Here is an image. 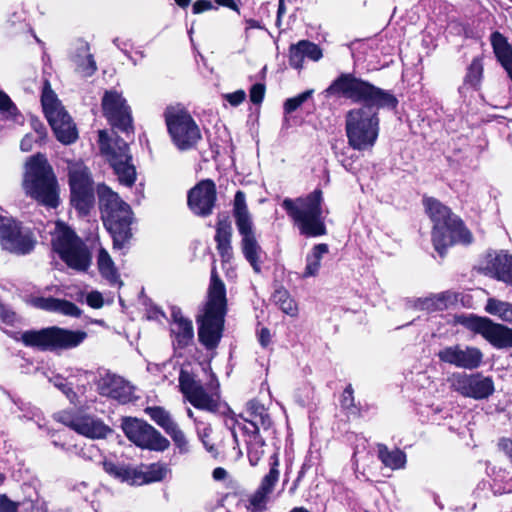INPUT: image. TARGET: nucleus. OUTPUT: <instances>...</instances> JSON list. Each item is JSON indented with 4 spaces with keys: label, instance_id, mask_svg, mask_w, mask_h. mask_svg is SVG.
<instances>
[{
    "label": "nucleus",
    "instance_id": "obj_1",
    "mask_svg": "<svg viewBox=\"0 0 512 512\" xmlns=\"http://www.w3.org/2000/svg\"><path fill=\"white\" fill-rule=\"evenodd\" d=\"M327 96H343L354 102H363L360 107L349 110L345 116V131L348 144L357 151L371 150L380 131L379 109H394L398 100L389 91L369 82L342 74L325 90Z\"/></svg>",
    "mask_w": 512,
    "mask_h": 512
},
{
    "label": "nucleus",
    "instance_id": "obj_2",
    "mask_svg": "<svg viewBox=\"0 0 512 512\" xmlns=\"http://www.w3.org/2000/svg\"><path fill=\"white\" fill-rule=\"evenodd\" d=\"M226 313V289L215 268L211 272L208 300L197 317L198 338L207 349H215L222 337Z\"/></svg>",
    "mask_w": 512,
    "mask_h": 512
},
{
    "label": "nucleus",
    "instance_id": "obj_3",
    "mask_svg": "<svg viewBox=\"0 0 512 512\" xmlns=\"http://www.w3.org/2000/svg\"><path fill=\"white\" fill-rule=\"evenodd\" d=\"M97 194L104 225L112 235L114 247L121 249L132 236L131 208L105 184L97 186Z\"/></svg>",
    "mask_w": 512,
    "mask_h": 512
},
{
    "label": "nucleus",
    "instance_id": "obj_4",
    "mask_svg": "<svg viewBox=\"0 0 512 512\" xmlns=\"http://www.w3.org/2000/svg\"><path fill=\"white\" fill-rule=\"evenodd\" d=\"M322 202V191L317 189L304 197L285 198L282 207L302 235L317 237L326 234Z\"/></svg>",
    "mask_w": 512,
    "mask_h": 512
},
{
    "label": "nucleus",
    "instance_id": "obj_5",
    "mask_svg": "<svg viewBox=\"0 0 512 512\" xmlns=\"http://www.w3.org/2000/svg\"><path fill=\"white\" fill-rule=\"evenodd\" d=\"M23 187L27 195L41 204L55 208L59 204L56 177L43 155H36L26 163Z\"/></svg>",
    "mask_w": 512,
    "mask_h": 512
},
{
    "label": "nucleus",
    "instance_id": "obj_6",
    "mask_svg": "<svg viewBox=\"0 0 512 512\" xmlns=\"http://www.w3.org/2000/svg\"><path fill=\"white\" fill-rule=\"evenodd\" d=\"M53 250L68 267L86 271L91 263L90 253L85 244L63 223H56L52 233Z\"/></svg>",
    "mask_w": 512,
    "mask_h": 512
},
{
    "label": "nucleus",
    "instance_id": "obj_7",
    "mask_svg": "<svg viewBox=\"0 0 512 512\" xmlns=\"http://www.w3.org/2000/svg\"><path fill=\"white\" fill-rule=\"evenodd\" d=\"M233 215L239 234L241 235V249L245 259L257 273L261 270L262 249L258 244L251 214L246 205L244 192L237 191L234 197Z\"/></svg>",
    "mask_w": 512,
    "mask_h": 512
},
{
    "label": "nucleus",
    "instance_id": "obj_8",
    "mask_svg": "<svg viewBox=\"0 0 512 512\" xmlns=\"http://www.w3.org/2000/svg\"><path fill=\"white\" fill-rule=\"evenodd\" d=\"M87 334L83 331H72L59 327H48L41 330H29L21 334L22 342L29 347L40 350L71 349L81 344Z\"/></svg>",
    "mask_w": 512,
    "mask_h": 512
},
{
    "label": "nucleus",
    "instance_id": "obj_9",
    "mask_svg": "<svg viewBox=\"0 0 512 512\" xmlns=\"http://www.w3.org/2000/svg\"><path fill=\"white\" fill-rule=\"evenodd\" d=\"M179 387L184 397L197 409L214 412L219 404V382L212 376L211 380L203 385L190 373L181 370Z\"/></svg>",
    "mask_w": 512,
    "mask_h": 512
},
{
    "label": "nucleus",
    "instance_id": "obj_10",
    "mask_svg": "<svg viewBox=\"0 0 512 512\" xmlns=\"http://www.w3.org/2000/svg\"><path fill=\"white\" fill-rule=\"evenodd\" d=\"M165 121L172 141L179 150H189L200 141V129L186 110L168 107L165 111Z\"/></svg>",
    "mask_w": 512,
    "mask_h": 512
},
{
    "label": "nucleus",
    "instance_id": "obj_11",
    "mask_svg": "<svg viewBox=\"0 0 512 512\" xmlns=\"http://www.w3.org/2000/svg\"><path fill=\"white\" fill-rule=\"evenodd\" d=\"M67 168L71 204L80 214H87L95 200L90 172L81 161H71Z\"/></svg>",
    "mask_w": 512,
    "mask_h": 512
},
{
    "label": "nucleus",
    "instance_id": "obj_12",
    "mask_svg": "<svg viewBox=\"0 0 512 512\" xmlns=\"http://www.w3.org/2000/svg\"><path fill=\"white\" fill-rule=\"evenodd\" d=\"M99 143L102 153L107 156L120 183L132 186L136 180V170L131 164V155L127 143L117 138L110 144L104 131H99Z\"/></svg>",
    "mask_w": 512,
    "mask_h": 512
},
{
    "label": "nucleus",
    "instance_id": "obj_13",
    "mask_svg": "<svg viewBox=\"0 0 512 512\" xmlns=\"http://www.w3.org/2000/svg\"><path fill=\"white\" fill-rule=\"evenodd\" d=\"M35 243L29 230L23 229L13 218L0 216V245L4 250L25 255L34 249Z\"/></svg>",
    "mask_w": 512,
    "mask_h": 512
},
{
    "label": "nucleus",
    "instance_id": "obj_14",
    "mask_svg": "<svg viewBox=\"0 0 512 512\" xmlns=\"http://www.w3.org/2000/svg\"><path fill=\"white\" fill-rule=\"evenodd\" d=\"M122 428L128 439L141 448L163 451L169 446L168 440L144 421L127 418Z\"/></svg>",
    "mask_w": 512,
    "mask_h": 512
},
{
    "label": "nucleus",
    "instance_id": "obj_15",
    "mask_svg": "<svg viewBox=\"0 0 512 512\" xmlns=\"http://www.w3.org/2000/svg\"><path fill=\"white\" fill-rule=\"evenodd\" d=\"M450 384L454 391L475 400L487 399L495 390L492 378L480 373H455L450 378Z\"/></svg>",
    "mask_w": 512,
    "mask_h": 512
},
{
    "label": "nucleus",
    "instance_id": "obj_16",
    "mask_svg": "<svg viewBox=\"0 0 512 512\" xmlns=\"http://www.w3.org/2000/svg\"><path fill=\"white\" fill-rule=\"evenodd\" d=\"M465 325L481 334L490 344L498 349L512 348V328L495 323L486 317L470 316Z\"/></svg>",
    "mask_w": 512,
    "mask_h": 512
},
{
    "label": "nucleus",
    "instance_id": "obj_17",
    "mask_svg": "<svg viewBox=\"0 0 512 512\" xmlns=\"http://www.w3.org/2000/svg\"><path fill=\"white\" fill-rule=\"evenodd\" d=\"M58 419L65 426L90 439H102L112 432L101 419L85 413H62Z\"/></svg>",
    "mask_w": 512,
    "mask_h": 512
},
{
    "label": "nucleus",
    "instance_id": "obj_18",
    "mask_svg": "<svg viewBox=\"0 0 512 512\" xmlns=\"http://www.w3.org/2000/svg\"><path fill=\"white\" fill-rule=\"evenodd\" d=\"M105 117L112 126L123 132L132 129V116L126 100L116 91H106L102 99Z\"/></svg>",
    "mask_w": 512,
    "mask_h": 512
},
{
    "label": "nucleus",
    "instance_id": "obj_19",
    "mask_svg": "<svg viewBox=\"0 0 512 512\" xmlns=\"http://www.w3.org/2000/svg\"><path fill=\"white\" fill-rule=\"evenodd\" d=\"M438 357L442 362L459 368L473 370L480 366L483 354L476 347L454 345L440 350Z\"/></svg>",
    "mask_w": 512,
    "mask_h": 512
},
{
    "label": "nucleus",
    "instance_id": "obj_20",
    "mask_svg": "<svg viewBox=\"0 0 512 512\" xmlns=\"http://www.w3.org/2000/svg\"><path fill=\"white\" fill-rule=\"evenodd\" d=\"M216 201V187L213 181L203 180L188 193V206L199 216H208L212 213Z\"/></svg>",
    "mask_w": 512,
    "mask_h": 512
},
{
    "label": "nucleus",
    "instance_id": "obj_21",
    "mask_svg": "<svg viewBox=\"0 0 512 512\" xmlns=\"http://www.w3.org/2000/svg\"><path fill=\"white\" fill-rule=\"evenodd\" d=\"M440 234V239L437 242L435 238V227H433L432 242L440 256H444L450 246L456 243L468 244L472 240L471 233L464 227L460 219H452L450 222L445 223V227L441 229Z\"/></svg>",
    "mask_w": 512,
    "mask_h": 512
},
{
    "label": "nucleus",
    "instance_id": "obj_22",
    "mask_svg": "<svg viewBox=\"0 0 512 512\" xmlns=\"http://www.w3.org/2000/svg\"><path fill=\"white\" fill-rule=\"evenodd\" d=\"M99 393L118 400L121 403L129 402L133 397V387L123 378L106 374L98 383Z\"/></svg>",
    "mask_w": 512,
    "mask_h": 512
},
{
    "label": "nucleus",
    "instance_id": "obj_23",
    "mask_svg": "<svg viewBox=\"0 0 512 512\" xmlns=\"http://www.w3.org/2000/svg\"><path fill=\"white\" fill-rule=\"evenodd\" d=\"M278 459L275 457L269 473L262 479L260 487L250 497L248 510L252 512H261L265 509L268 495L273 491L275 484L279 479Z\"/></svg>",
    "mask_w": 512,
    "mask_h": 512
},
{
    "label": "nucleus",
    "instance_id": "obj_24",
    "mask_svg": "<svg viewBox=\"0 0 512 512\" xmlns=\"http://www.w3.org/2000/svg\"><path fill=\"white\" fill-rule=\"evenodd\" d=\"M171 470L167 464L156 462L149 465L133 467L132 485H145L154 482H160L170 475Z\"/></svg>",
    "mask_w": 512,
    "mask_h": 512
},
{
    "label": "nucleus",
    "instance_id": "obj_25",
    "mask_svg": "<svg viewBox=\"0 0 512 512\" xmlns=\"http://www.w3.org/2000/svg\"><path fill=\"white\" fill-rule=\"evenodd\" d=\"M41 102L50 126L57 125L60 121L65 120V118H71L57 99L48 81H45Z\"/></svg>",
    "mask_w": 512,
    "mask_h": 512
},
{
    "label": "nucleus",
    "instance_id": "obj_26",
    "mask_svg": "<svg viewBox=\"0 0 512 512\" xmlns=\"http://www.w3.org/2000/svg\"><path fill=\"white\" fill-rule=\"evenodd\" d=\"M423 202L426 212L433 222V227H435V238L438 242L441 236V229L445 227V223L450 222L452 219L459 218L454 215L448 207L435 198H424Z\"/></svg>",
    "mask_w": 512,
    "mask_h": 512
},
{
    "label": "nucleus",
    "instance_id": "obj_27",
    "mask_svg": "<svg viewBox=\"0 0 512 512\" xmlns=\"http://www.w3.org/2000/svg\"><path fill=\"white\" fill-rule=\"evenodd\" d=\"M30 305L35 308L48 312L60 313L66 316L77 317L80 315V309L67 300H61L53 297H32L29 300Z\"/></svg>",
    "mask_w": 512,
    "mask_h": 512
},
{
    "label": "nucleus",
    "instance_id": "obj_28",
    "mask_svg": "<svg viewBox=\"0 0 512 512\" xmlns=\"http://www.w3.org/2000/svg\"><path fill=\"white\" fill-rule=\"evenodd\" d=\"M71 60L75 65V70L83 77H89L97 70L96 62L90 53V47L87 42L79 41L71 54Z\"/></svg>",
    "mask_w": 512,
    "mask_h": 512
},
{
    "label": "nucleus",
    "instance_id": "obj_29",
    "mask_svg": "<svg viewBox=\"0 0 512 512\" xmlns=\"http://www.w3.org/2000/svg\"><path fill=\"white\" fill-rule=\"evenodd\" d=\"M171 333L179 347H185L193 339L194 329L191 320L185 318L182 312L177 309L172 312Z\"/></svg>",
    "mask_w": 512,
    "mask_h": 512
},
{
    "label": "nucleus",
    "instance_id": "obj_30",
    "mask_svg": "<svg viewBox=\"0 0 512 512\" xmlns=\"http://www.w3.org/2000/svg\"><path fill=\"white\" fill-rule=\"evenodd\" d=\"M377 455L382 464L392 470L402 469L406 465V454L398 448L390 450L386 445L378 444Z\"/></svg>",
    "mask_w": 512,
    "mask_h": 512
},
{
    "label": "nucleus",
    "instance_id": "obj_31",
    "mask_svg": "<svg viewBox=\"0 0 512 512\" xmlns=\"http://www.w3.org/2000/svg\"><path fill=\"white\" fill-rule=\"evenodd\" d=\"M247 421L254 427V432H258L261 428L266 430L271 426V418L266 408L257 401H250L247 404Z\"/></svg>",
    "mask_w": 512,
    "mask_h": 512
},
{
    "label": "nucleus",
    "instance_id": "obj_32",
    "mask_svg": "<svg viewBox=\"0 0 512 512\" xmlns=\"http://www.w3.org/2000/svg\"><path fill=\"white\" fill-rule=\"evenodd\" d=\"M97 264L100 274L109 281L110 284L118 286L122 285L114 262L104 248H101L98 252Z\"/></svg>",
    "mask_w": 512,
    "mask_h": 512
},
{
    "label": "nucleus",
    "instance_id": "obj_33",
    "mask_svg": "<svg viewBox=\"0 0 512 512\" xmlns=\"http://www.w3.org/2000/svg\"><path fill=\"white\" fill-rule=\"evenodd\" d=\"M491 269L495 277L509 285H512V256L499 253L491 262Z\"/></svg>",
    "mask_w": 512,
    "mask_h": 512
},
{
    "label": "nucleus",
    "instance_id": "obj_34",
    "mask_svg": "<svg viewBox=\"0 0 512 512\" xmlns=\"http://www.w3.org/2000/svg\"><path fill=\"white\" fill-rule=\"evenodd\" d=\"M328 253V245L321 243L313 247L312 251L306 256V267L302 275L303 278L315 277L318 275L321 260Z\"/></svg>",
    "mask_w": 512,
    "mask_h": 512
},
{
    "label": "nucleus",
    "instance_id": "obj_35",
    "mask_svg": "<svg viewBox=\"0 0 512 512\" xmlns=\"http://www.w3.org/2000/svg\"><path fill=\"white\" fill-rule=\"evenodd\" d=\"M485 311L491 315L497 316L503 322L512 324V303L489 298L485 306Z\"/></svg>",
    "mask_w": 512,
    "mask_h": 512
},
{
    "label": "nucleus",
    "instance_id": "obj_36",
    "mask_svg": "<svg viewBox=\"0 0 512 512\" xmlns=\"http://www.w3.org/2000/svg\"><path fill=\"white\" fill-rule=\"evenodd\" d=\"M51 127L56 138L64 144H71L78 137L76 126L71 118H65V120L60 121L57 125H53Z\"/></svg>",
    "mask_w": 512,
    "mask_h": 512
},
{
    "label": "nucleus",
    "instance_id": "obj_37",
    "mask_svg": "<svg viewBox=\"0 0 512 512\" xmlns=\"http://www.w3.org/2000/svg\"><path fill=\"white\" fill-rule=\"evenodd\" d=\"M449 302H451V294L449 292H444L423 299H418L416 307L427 311L443 310L447 307Z\"/></svg>",
    "mask_w": 512,
    "mask_h": 512
},
{
    "label": "nucleus",
    "instance_id": "obj_38",
    "mask_svg": "<svg viewBox=\"0 0 512 512\" xmlns=\"http://www.w3.org/2000/svg\"><path fill=\"white\" fill-rule=\"evenodd\" d=\"M273 301L275 304L287 315L296 316L298 308L294 299L286 290H277L273 294Z\"/></svg>",
    "mask_w": 512,
    "mask_h": 512
},
{
    "label": "nucleus",
    "instance_id": "obj_39",
    "mask_svg": "<svg viewBox=\"0 0 512 512\" xmlns=\"http://www.w3.org/2000/svg\"><path fill=\"white\" fill-rule=\"evenodd\" d=\"M103 469L109 475L132 485L133 467L117 465L111 461H104Z\"/></svg>",
    "mask_w": 512,
    "mask_h": 512
},
{
    "label": "nucleus",
    "instance_id": "obj_40",
    "mask_svg": "<svg viewBox=\"0 0 512 512\" xmlns=\"http://www.w3.org/2000/svg\"><path fill=\"white\" fill-rule=\"evenodd\" d=\"M145 412L151 417V419L165 430V432L172 427L176 422L172 419L169 412L162 407H147Z\"/></svg>",
    "mask_w": 512,
    "mask_h": 512
},
{
    "label": "nucleus",
    "instance_id": "obj_41",
    "mask_svg": "<svg viewBox=\"0 0 512 512\" xmlns=\"http://www.w3.org/2000/svg\"><path fill=\"white\" fill-rule=\"evenodd\" d=\"M314 93L313 89L306 90L295 97H291L286 99L283 105V109L285 114H291L295 110H297L304 102H306L309 98L312 97Z\"/></svg>",
    "mask_w": 512,
    "mask_h": 512
},
{
    "label": "nucleus",
    "instance_id": "obj_42",
    "mask_svg": "<svg viewBox=\"0 0 512 512\" xmlns=\"http://www.w3.org/2000/svg\"><path fill=\"white\" fill-rule=\"evenodd\" d=\"M482 73H483L482 62L480 59L475 58V59H473V61L471 62L470 66L468 68V72L466 75V81L472 86H477L481 81Z\"/></svg>",
    "mask_w": 512,
    "mask_h": 512
},
{
    "label": "nucleus",
    "instance_id": "obj_43",
    "mask_svg": "<svg viewBox=\"0 0 512 512\" xmlns=\"http://www.w3.org/2000/svg\"><path fill=\"white\" fill-rule=\"evenodd\" d=\"M232 227L228 220H218L215 241L216 243L231 242Z\"/></svg>",
    "mask_w": 512,
    "mask_h": 512
},
{
    "label": "nucleus",
    "instance_id": "obj_44",
    "mask_svg": "<svg viewBox=\"0 0 512 512\" xmlns=\"http://www.w3.org/2000/svg\"><path fill=\"white\" fill-rule=\"evenodd\" d=\"M52 382L56 388L66 395L72 404L79 403L78 393L71 388L70 383L66 382L65 379L57 376Z\"/></svg>",
    "mask_w": 512,
    "mask_h": 512
},
{
    "label": "nucleus",
    "instance_id": "obj_45",
    "mask_svg": "<svg viewBox=\"0 0 512 512\" xmlns=\"http://www.w3.org/2000/svg\"><path fill=\"white\" fill-rule=\"evenodd\" d=\"M264 454L263 442L255 437L248 446V459L252 466H256Z\"/></svg>",
    "mask_w": 512,
    "mask_h": 512
},
{
    "label": "nucleus",
    "instance_id": "obj_46",
    "mask_svg": "<svg viewBox=\"0 0 512 512\" xmlns=\"http://www.w3.org/2000/svg\"><path fill=\"white\" fill-rule=\"evenodd\" d=\"M305 58L304 51L300 47V41L290 48L289 63L295 69H301Z\"/></svg>",
    "mask_w": 512,
    "mask_h": 512
},
{
    "label": "nucleus",
    "instance_id": "obj_47",
    "mask_svg": "<svg viewBox=\"0 0 512 512\" xmlns=\"http://www.w3.org/2000/svg\"><path fill=\"white\" fill-rule=\"evenodd\" d=\"M166 433L173 439L174 443L181 451L187 450V440L184 433L178 427L177 423H175L172 427H170Z\"/></svg>",
    "mask_w": 512,
    "mask_h": 512
},
{
    "label": "nucleus",
    "instance_id": "obj_48",
    "mask_svg": "<svg viewBox=\"0 0 512 512\" xmlns=\"http://www.w3.org/2000/svg\"><path fill=\"white\" fill-rule=\"evenodd\" d=\"M300 47H302L305 57H307L313 61H318L322 57L321 49L319 48L318 45H316L312 42H309L306 40H301Z\"/></svg>",
    "mask_w": 512,
    "mask_h": 512
},
{
    "label": "nucleus",
    "instance_id": "obj_49",
    "mask_svg": "<svg viewBox=\"0 0 512 512\" xmlns=\"http://www.w3.org/2000/svg\"><path fill=\"white\" fill-rule=\"evenodd\" d=\"M341 405L344 409L348 410L350 413H356V407L354 403L353 396V388L351 385H348L342 394Z\"/></svg>",
    "mask_w": 512,
    "mask_h": 512
},
{
    "label": "nucleus",
    "instance_id": "obj_50",
    "mask_svg": "<svg viewBox=\"0 0 512 512\" xmlns=\"http://www.w3.org/2000/svg\"><path fill=\"white\" fill-rule=\"evenodd\" d=\"M16 107L9 98V96L0 90V111L14 115L16 113Z\"/></svg>",
    "mask_w": 512,
    "mask_h": 512
},
{
    "label": "nucleus",
    "instance_id": "obj_51",
    "mask_svg": "<svg viewBox=\"0 0 512 512\" xmlns=\"http://www.w3.org/2000/svg\"><path fill=\"white\" fill-rule=\"evenodd\" d=\"M19 503L12 501L6 494H0V512H18Z\"/></svg>",
    "mask_w": 512,
    "mask_h": 512
},
{
    "label": "nucleus",
    "instance_id": "obj_52",
    "mask_svg": "<svg viewBox=\"0 0 512 512\" xmlns=\"http://www.w3.org/2000/svg\"><path fill=\"white\" fill-rule=\"evenodd\" d=\"M265 94V86L260 83L254 84L250 89V100L254 104L262 102Z\"/></svg>",
    "mask_w": 512,
    "mask_h": 512
},
{
    "label": "nucleus",
    "instance_id": "obj_53",
    "mask_svg": "<svg viewBox=\"0 0 512 512\" xmlns=\"http://www.w3.org/2000/svg\"><path fill=\"white\" fill-rule=\"evenodd\" d=\"M86 302L90 307L95 308V309L101 308L104 303L103 297H102L101 293L98 291H92V292L88 293V295L86 297Z\"/></svg>",
    "mask_w": 512,
    "mask_h": 512
},
{
    "label": "nucleus",
    "instance_id": "obj_54",
    "mask_svg": "<svg viewBox=\"0 0 512 512\" xmlns=\"http://www.w3.org/2000/svg\"><path fill=\"white\" fill-rule=\"evenodd\" d=\"M224 98L232 105L238 106L240 105L246 98V93L244 90H237L233 93H228L224 95Z\"/></svg>",
    "mask_w": 512,
    "mask_h": 512
},
{
    "label": "nucleus",
    "instance_id": "obj_55",
    "mask_svg": "<svg viewBox=\"0 0 512 512\" xmlns=\"http://www.w3.org/2000/svg\"><path fill=\"white\" fill-rule=\"evenodd\" d=\"M498 447L512 464V438H501Z\"/></svg>",
    "mask_w": 512,
    "mask_h": 512
},
{
    "label": "nucleus",
    "instance_id": "obj_56",
    "mask_svg": "<svg viewBox=\"0 0 512 512\" xmlns=\"http://www.w3.org/2000/svg\"><path fill=\"white\" fill-rule=\"evenodd\" d=\"M217 250L224 261H229L232 258L231 242L217 243Z\"/></svg>",
    "mask_w": 512,
    "mask_h": 512
},
{
    "label": "nucleus",
    "instance_id": "obj_57",
    "mask_svg": "<svg viewBox=\"0 0 512 512\" xmlns=\"http://www.w3.org/2000/svg\"><path fill=\"white\" fill-rule=\"evenodd\" d=\"M213 8V4L209 0H197L192 7L194 14H200Z\"/></svg>",
    "mask_w": 512,
    "mask_h": 512
},
{
    "label": "nucleus",
    "instance_id": "obj_58",
    "mask_svg": "<svg viewBox=\"0 0 512 512\" xmlns=\"http://www.w3.org/2000/svg\"><path fill=\"white\" fill-rule=\"evenodd\" d=\"M259 342L263 347H266L269 345L271 341V334L270 331L267 328H262L258 335Z\"/></svg>",
    "mask_w": 512,
    "mask_h": 512
},
{
    "label": "nucleus",
    "instance_id": "obj_59",
    "mask_svg": "<svg viewBox=\"0 0 512 512\" xmlns=\"http://www.w3.org/2000/svg\"><path fill=\"white\" fill-rule=\"evenodd\" d=\"M0 317L4 322L8 324H12L16 319L15 313L5 308L0 309Z\"/></svg>",
    "mask_w": 512,
    "mask_h": 512
},
{
    "label": "nucleus",
    "instance_id": "obj_60",
    "mask_svg": "<svg viewBox=\"0 0 512 512\" xmlns=\"http://www.w3.org/2000/svg\"><path fill=\"white\" fill-rule=\"evenodd\" d=\"M34 138L32 135L27 134L21 140L20 147L22 151L28 152L32 149Z\"/></svg>",
    "mask_w": 512,
    "mask_h": 512
},
{
    "label": "nucleus",
    "instance_id": "obj_61",
    "mask_svg": "<svg viewBox=\"0 0 512 512\" xmlns=\"http://www.w3.org/2000/svg\"><path fill=\"white\" fill-rule=\"evenodd\" d=\"M211 433V428L209 426H204L203 428H198V435L201 438L203 444L208 448V438Z\"/></svg>",
    "mask_w": 512,
    "mask_h": 512
},
{
    "label": "nucleus",
    "instance_id": "obj_62",
    "mask_svg": "<svg viewBox=\"0 0 512 512\" xmlns=\"http://www.w3.org/2000/svg\"><path fill=\"white\" fill-rule=\"evenodd\" d=\"M227 476V471L224 468L218 467L213 471V478L215 480H223Z\"/></svg>",
    "mask_w": 512,
    "mask_h": 512
},
{
    "label": "nucleus",
    "instance_id": "obj_63",
    "mask_svg": "<svg viewBox=\"0 0 512 512\" xmlns=\"http://www.w3.org/2000/svg\"><path fill=\"white\" fill-rule=\"evenodd\" d=\"M285 12H286V8H285L284 0H279L278 11H277V20H276V23L278 26L280 25L281 17L285 14Z\"/></svg>",
    "mask_w": 512,
    "mask_h": 512
},
{
    "label": "nucleus",
    "instance_id": "obj_64",
    "mask_svg": "<svg viewBox=\"0 0 512 512\" xmlns=\"http://www.w3.org/2000/svg\"><path fill=\"white\" fill-rule=\"evenodd\" d=\"M215 1L220 6H225V7L231 8L233 10H238V7L235 4L234 0H215Z\"/></svg>",
    "mask_w": 512,
    "mask_h": 512
}]
</instances>
